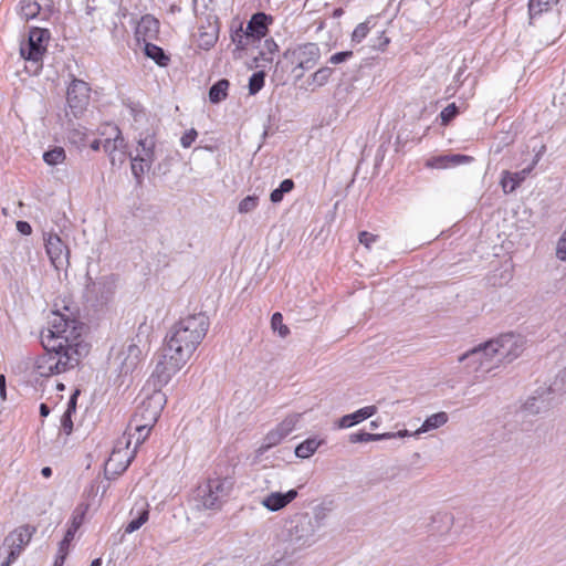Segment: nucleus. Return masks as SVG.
<instances>
[{
    "label": "nucleus",
    "mask_w": 566,
    "mask_h": 566,
    "mask_svg": "<svg viewBox=\"0 0 566 566\" xmlns=\"http://www.w3.org/2000/svg\"><path fill=\"white\" fill-rule=\"evenodd\" d=\"M83 329L84 325L77 319L53 313L49 327L41 333L45 352L36 357L34 373L40 377H51L75 368L88 352Z\"/></svg>",
    "instance_id": "f257e3e1"
},
{
    "label": "nucleus",
    "mask_w": 566,
    "mask_h": 566,
    "mask_svg": "<svg viewBox=\"0 0 566 566\" xmlns=\"http://www.w3.org/2000/svg\"><path fill=\"white\" fill-rule=\"evenodd\" d=\"M209 326V317L205 313H196L180 318L170 327L153 371L159 387L166 386L187 364L207 335Z\"/></svg>",
    "instance_id": "f03ea898"
},
{
    "label": "nucleus",
    "mask_w": 566,
    "mask_h": 566,
    "mask_svg": "<svg viewBox=\"0 0 566 566\" xmlns=\"http://www.w3.org/2000/svg\"><path fill=\"white\" fill-rule=\"evenodd\" d=\"M103 139H95L91 144L93 150H99L101 147L109 157L112 166H122L126 161L127 143L122 136L120 129L113 124H105L101 127Z\"/></svg>",
    "instance_id": "7ed1b4c3"
},
{
    "label": "nucleus",
    "mask_w": 566,
    "mask_h": 566,
    "mask_svg": "<svg viewBox=\"0 0 566 566\" xmlns=\"http://www.w3.org/2000/svg\"><path fill=\"white\" fill-rule=\"evenodd\" d=\"M151 378L154 382V389L151 391L147 388L143 389L139 396L140 401L132 418L134 421L156 423L166 405V395L161 391L164 386L159 387L157 385L156 378L153 375Z\"/></svg>",
    "instance_id": "20e7f679"
},
{
    "label": "nucleus",
    "mask_w": 566,
    "mask_h": 566,
    "mask_svg": "<svg viewBox=\"0 0 566 566\" xmlns=\"http://www.w3.org/2000/svg\"><path fill=\"white\" fill-rule=\"evenodd\" d=\"M231 483L227 479L211 478L200 484L195 494L197 509L217 510L230 493Z\"/></svg>",
    "instance_id": "39448f33"
},
{
    "label": "nucleus",
    "mask_w": 566,
    "mask_h": 566,
    "mask_svg": "<svg viewBox=\"0 0 566 566\" xmlns=\"http://www.w3.org/2000/svg\"><path fill=\"white\" fill-rule=\"evenodd\" d=\"M285 541L293 553L313 546L318 541L317 532L311 524V516L298 515L286 528Z\"/></svg>",
    "instance_id": "423d86ee"
},
{
    "label": "nucleus",
    "mask_w": 566,
    "mask_h": 566,
    "mask_svg": "<svg viewBox=\"0 0 566 566\" xmlns=\"http://www.w3.org/2000/svg\"><path fill=\"white\" fill-rule=\"evenodd\" d=\"M495 347L496 343L489 340L463 354L459 360L464 361L465 367L472 373H489L500 365Z\"/></svg>",
    "instance_id": "0eeeda50"
},
{
    "label": "nucleus",
    "mask_w": 566,
    "mask_h": 566,
    "mask_svg": "<svg viewBox=\"0 0 566 566\" xmlns=\"http://www.w3.org/2000/svg\"><path fill=\"white\" fill-rule=\"evenodd\" d=\"M142 358L143 350L134 339H130L119 348L113 349L111 355V365L119 376H127L138 367Z\"/></svg>",
    "instance_id": "6e6552de"
},
{
    "label": "nucleus",
    "mask_w": 566,
    "mask_h": 566,
    "mask_svg": "<svg viewBox=\"0 0 566 566\" xmlns=\"http://www.w3.org/2000/svg\"><path fill=\"white\" fill-rule=\"evenodd\" d=\"M34 533L35 528L30 525H22L10 532L3 541L8 554L0 566H11L30 543Z\"/></svg>",
    "instance_id": "1a4fd4ad"
},
{
    "label": "nucleus",
    "mask_w": 566,
    "mask_h": 566,
    "mask_svg": "<svg viewBox=\"0 0 566 566\" xmlns=\"http://www.w3.org/2000/svg\"><path fill=\"white\" fill-rule=\"evenodd\" d=\"M49 39V30L41 28H31L29 31L27 42L21 44V56L30 62H41L44 53L46 52Z\"/></svg>",
    "instance_id": "9d476101"
},
{
    "label": "nucleus",
    "mask_w": 566,
    "mask_h": 566,
    "mask_svg": "<svg viewBox=\"0 0 566 566\" xmlns=\"http://www.w3.org/2000/svg\"><path fill=\"white\" fill-rule=\"evenodd\" d=\"M492 342L496 343L495 349L500 364L517 358L523 353L525 345L524 338L513 333L501 335L496 339H492Z\"/></svg>",
    "instance_id": "9b49d317"
},
{
    "label": "nucleus",
    "mask_w": 566,
    "mask_h": 566,
    "mask_svg": "<svg viewBox=\"0 0 566 566\" xmlns=\"http://www.w3.org/2000/svg\"><path fill=\"white\" fill-rule=\"evenodd\" d=\"M301 413H293L285 417L274 429L270 430L263 439L260 451L264 452L277 446L292 431L295 430L301 419Z\"/></svg>",
    "instance_id": "f8f14e48"
},
{
    "label": "nucleus",
    "mask_w": 566,
    "mask_h": 566,
    "mask_svg": "<svg viewBox=\"0 0 566 566\" xmlns=\"http://www.w3.org/2000/svg\"><path fill=\"white\" fill-rule=\"evenodd\" d=\"M45 250L52 265L63 269L69 265V248L56 233H48L44 238Z\"/></svg>",
    "instance_id": "ddd939ff"
},
{
    "label": "nucleus",
    "mask_w": 566,
    "mask_h": 566,
    "mask_svg": "<svg viewBox=\"0 0 566 566\" xmlns=\"http://www.w3.org/2000/svg\"><path fill=\"white\" fill-rule=\"evenodd\" d=\"M321 56L319 48L316 43H304L291 51L292 62L296 64L295 69L302 71L313 69Z\"/></svg>",
    "instance_id": "4468645a"
},
{
    "label": "nucleus",
    "mask_w": 566,
    "mask_h": 566,
    "mask_svg": "<svg viewBox=\"0 0 566 566\" xmlns=\"http://www.w3.org/2000/svg\"><path fill=\"white\" fill-rule=\"evenodd\" d=\"M88 99V84L82 80H73L67 87L66 101L74 115H77L85 108Z\"/></svg>",
    "instance_id": "2eb2a0df"
},
{
    "label": "nucleus",
    "mask_w": 566,
    "mask_h": 566,
    "mask_svg": "<svg viewBox=\"0 0 566 566\" xmlns=\"http://www.w3.org/2000/svg\"><path fill=\"white\" fill-rule=\"evenodd\" d=\"M155 136L153 133H139L137 138V146L133 158L146 164H154L155 157Z\"/></svg>",
    "instance_id": "dca6fc26"
},
{
    "label": "nucleus",
    "mask_w": 566,
    "mask_h": 566,
    "mask_svg": "<svg viewBox=\"0 0 566 566\" xmlns=\"http://www.w3.org/2000/svg\"><path fill=\"white\" fill-rule=\"evenodd\" d=\"M296 497L297 491L295 489H291L285 493L271 492L261 500V504L270 512H277L286 507Z\"/></svg>",
    "instance_id": "f3484780"
},
{
    "label": "nucleus",
    "mask_w": 566,
    "mask_h": 566,
    "mask_svg": "<svg viewBox=\"0 0 566 566\" xmlns=\"http://www.w3.org/2000/svg\"><path fill=\"white\" fill-rule=\"evenodd\" d=\"M120 444L122 442L117 443L106 463L107 467L114 468L116 473L124 472L135 455V450L129 451L126 444L123 448Z\"/></svg>",
    "instance_id": "a211bd4d"
},
{
    "label": "nucleus",
    "mask_w": 566,
    "mask_h": 566,
    "mask_svg": "<svg viewBox=\"0 0 566 566\" xmlns=\"http://www.w3.org/2000/svg\"><path fill=\"white\" fill-rule=\"evenodd\" d=\"M537 161L538 157H536L528 167L516 172H510L507 170L503 171L501 178V186L503 188V191L505 193L513 192L531 174Z\"/></svg>",
    "instance_id": "6ab92c4d"
},
{
    "label": "nucleus",
    "mask_w": 566,
    "mask_h": 566,
    "mask_svg": "<svg viewBox=\"0 0 566 566\" xmlns=\"http://www.w3.org/2000/svg\"><path fill=\"white\" fill-rule=\"evenodd\" d=\"M272 21L273 18L264 12H258L251 17L248 22L247 30L253 42L260 41L268 34V28Z\"/></svg>",
    "instance_id": "aec40b11"
},
{
    "label": "nucleus",
    "mask_w": 566,
    "mask_h": 566,
    "mask_svg": "<svg viewBox=\"0 0 566 566\" xmlns=\"http://www.w3.org/2000/svg\"><path fill=\"white\" fill-rule=\"evenodd\" d=\"M154 424L155 423L130 420L128 439L125 441L127 448L134 443L133 450L136 451L137 448L147 439Z\"/></svg>",
    "instance_id": "412c9836"
},
{
    "label": "nucleus",
    "mask_w": 566,
    "mask_h": 566,
    "mask_svg": "<svg viewBox=\"0 0 566 566\" xmlns=\"http://www.w3.org/2000/svg\"><path fill=\"white\" fill-rule=\"evenodd\" d=\"M154 424L155 423L130 420L128 439L125 441L127 448L134 443L133 450L136 451L137 448L147 439Z\"/></svg>",
    "instance_id": "4be33fe9"
},
{
    "label": "nucleus",
    "mask_w": 566,
    "mask_h": 566,
    "mask_svg": "<svg viewBox=\"0 0 566 566\" xmlns=\"http://www.w3.org/2000/svg\"><path fill=\"white\" fill-rule=\"evenodd\" d=\"M377 407L376 406H366L358 410H356L353 413H348L339 418V420L336 423L337 429H347L355 424L360 423L361 421L373 417L377 413Z\"/></svg>",
    "instance_id": "5701e85b"
},
{
    "label": "nucleus",
    "mask_w": 566,
    "mask_h": 566,
    "mask_svg": "<svg viewBox=\"0 0 566 566\" xmlns=\"http://www.w3.org/2000/svg\"><path fill=\"white\" fill-rule=\"evenodd\" d=\"M159 32V22L154 17L144 15L136 27V38L138 41L148 42L157 36Z\"/></svg>",
    "instance_id": "b1692460"
},
{
    "label": "nucleus",
    "mask_w": 566,
    "mask_h": 566,
    "mask_svg": "<svg viewBox=\"0 0 566 566\" xmlns=\"http://www.w3.org/2000/svg\"><path fill=\"white\" fill-rule=\"evenodd\" d=\"M449 420V416L444 411H440L433 413L426 418L423 423L419 429H417L413 434L415 437H419L421 433L429 432L431 430H436L442 426H444Z\"/></svg>",
    "instance_id": "393cba45"
},
{
    "label": "nucleus",
    "mask_w": 566,
    "mask_h": 566,
    "mask_svg": "<svg viewBox=\"0 0 566 566\" xmlns=\"http://www.w3.org/2000/svg\"><path fill=\"white\" fill-rule=\"evenodd\" d=\"M219 39V29L208 28V30L198 28L195 34V42L202 50H210Z\"/></svg>",
    "instance_id": "a878e982"
},
{
    "label": "nucleus",
    "mask_w": 566,
    "mask_h": 566,
    "mask_svg": "<svg viewBox=\"0 0 566 566\" xmlns=\"http://www.w3.org/2000/svg\"><path fill=\"white\" fill-rule=\"evenodd\" d=\"M147 506L148 505L144 503L139 509H133L130 511L132 520L126 525L125 533L130 534L136 532L148 521L149 511Z\"/></svg>",
    "instance_id": "bb28decb"
},
{
    "label": "nucleus",
    "mask_w": 566,
    "mask_h": 566,
    "mask_svg": "<svg viewBox=\"0 0 566 566\" xmlns=\"http://www.w3.org/2000/svg\"><path fill=\"white\" fill-rule=\"evenodd\" d=\"M322 442L317 438H308L295 448V455L301 459H307L315 453Z\"/></svg>",
    "instance_id": "cd10ccee"
},
{
    "label": "nucleus",
    "mask_w": 566,
    "mask_h": 566,
    "mask_svg": "<svg viewBox=\"0 0 566 566\" xmlns=\"http://www.w3.org/2000/svg\"><path fill=\"white\" fill-rule=\"evenodd\" d=\"M229 81L226 78L219 80L209 90V99L213 104H218L227 98Z\"/></svg>",
    "instance_id": "c85d7f7f"
},
{
    "label": "nucleus",
    "mask_w": 566,
    "mask_h": 566,
    "mask_svg": "<svg viewBox=\"0 0 566 566\" xmlns=\"http://www.w3.org/2000/svg\"><path fill=\"white\" fill-rule=\"evenodd\" d=\"M329 511L331 510L325 505H317L314 507L313 516H311V524L317 533L325 526Z\"/></svg>",
    "instance_id": "c756f323"
},
{
    "label": "nucleus",
    "mask_w": 566,
    "mask_h": 566,
    "mask_svg": "<svg viewBox=\"0 0 566 566\" xmlns=\"http://www.w3.org/2000/svg\"><path fill=\"white\" fill-rule=\"evenodd\" d=\"M127 156L130 158L132 174H133L134 178L136 179V182L138 185H140L145 172H147L151 168L153 164H146V163L139 161L137 158H133L132 153H127L126 157Z\"/></svg>",
    "instance_id": "7c9ffc66"
},
{
    "label": "nucleus",
    "mask_w": 566,
    "mask_h": 566,
    "mask_svg": "<svg viewBox=\"0 0 566 566\" xmlns=\"http://www.w3.org/2000/svg\"><path fill=\"white\" fill-rule=\"evenodd\" d=\"M332 72V69L325 66L318 69L314 74H312L308 78V86H311V90L314 91L316 87L325 85L328 82Z\"/></svg>",
    "instance_id": "2f4dec72"
},
{
    "label": "nucleus",
    "mask_w": 566,
    "mask_h": 566,
    "mask_svg": "<svg viewBox=\"0 0 566 566\" xmlns=\"http://www.w3.org/2000/svg\"><path fill=\"white\" fill-rule=\"evenodd\" d=\"M145 54L153 59L160 66L167 65L169 61L168 56L165 54L161 48L149 42H145Z\"/></svg>",
    "instance_id": "473e14b6"
},
{
    "label": "nucleus",
    "mask_w": 566,
    "mask_h": 566,
    "mask_svg": "<svg viewBox=\"0 0 566 566\" xmlns=\"http://www.w3.org/2000/svg\"><path fill=\"white\" fill-rule=\"evenodd\" d=\"M231 40L233 43L237 44V48L241 50L248 48L253 43V40L249 35L247 28L243 29L242 25H240L237 30L231 32Z\"/></svg>",
    "instance_id": "72a5a7b5"
},
{
    "label": "nucleus",
    "mask_w": 566,
    "mask_h": 566,
    "mask_svg": "<svg viewBox=\"0 0 566 566\" xmlns=\"http://www.w3.org/2000/svg\"><path fill=\"white\" fill-rule=\"evenodd\" d=\"M88 511V504L86 503H80L73 511L71 523L69 528L77 532V530L81 527V525L84 522L85 515Z\"/></svg>",
    "instance_id": "f704fd0d"
},
{
    "label": "nucleus",
    "mask_w": 566,
    "mask_h": 566,
    "mask_svg": "<svg viewBox=\"0 0 566 566\" xmlns=\"http://www.w3.org/2000/svg\"><path fill=\"white\" fill-rule=\"evenodd\" d=\"M40 4L32 0H22L20 2V15L24 20H31L35 18L40 12Z\"/></svg>",
    "instance_id": "c9c22d12"
},
{
    "label": "nucleus",
    "mask_w": 566,
    "mask_h": 566,
    "mask_svg": "<svg viewBox=\"0 0 566 566\" xmlns=\"http://www.w3.org/2000/svg\"><path fill=\"white\" fill-rule=\"evenodd\" d=\"M65 158V150L62 147H54L43 154V160L50 166L60 165Z\"/></svg>",
    "instance_id": "e433bc0d"
},
{
    "label": "nucleus",
    "mask_w": 566,
    "mask_h": 566,
    "mask_svg": "<svg viewBox=\"0 0 566 566\" xmlns=\"http://www.w3.org/2000/svg\"><path fill=\"white\" fill-rule=\"evenodd\" d=\"M294 188V181L292 179H284L279 188L274 189L270 195V200L273 203H279L283 200L285 193L290 192Z\"/></svg>",
    "instance_id": "4c0bfd02"
},
{
    "label": "nucleus",
    "mask_w": 566,
    "mask_h": 566,
    "mask_svg": "<svg viewBox=\"0 0 566 566\" xmlns=\"http://www.w3.org/2000/svg\"><path fill=\"white\" fill-rule=\"evenodd\" d=\"M523 408L527 413L536 415L544 411L547 408V403L542 397H530Z\"/></svg>",
    "instance_id": "58836bf2"
},
{
    "label": "nucleus",
    "mask_w": 566,
    "mask_h": 566,
    "mask_svg": "<svg viewBox=\"0 0 566 566\" xmlns=\"http://www.w3.org/2000/svg\"><path fill=\"white\" fill-rule=\"evenodd\" d=\"M556 0H530L528 12L531 19L547 11Z\"/></svg>",
    "instance_id": "ea45409f"
},
{
    "label": "nucleus",
    "mask_w": 566,
    "mask_h": 566,
    "mask_svg": "<svg viewBox=\"0 0 566 566\" xmlns=\"http://www.w3.org/2000/svg\"><path fill=\"white\" fill-rule=\"evenodd\" d=\"M387 437L388 436H382V433L356 432L349 436V441L352 443L381 441L386 440Z\"/></svg>",
    "instance_id": "a19ab883"
},
{
    "label": "nucleus",
    "mask_w": 566,
    "mask_h": 566,
    "mask_svg": "<svg viewBox=\"0 0 566 566\" xmlns=\"http://www.w3.org/2000/svg\"><path fill=\"white\" fill-rule=\"evenodd\" d=\"M265 73L263 71L255 72L249 80V93L255 95L264 86Z\"/></svg>",
    "instance_id": "79ce46f5"
},
{
    "label": "nucleus",
    "mask_w": 566,
    "mask_h": 566,
    "mask_svg": "<svg viewBox=\"0 0 566 566\" xmlns=\"http://www.w3.org/2000/svg\"><path fill=\"white\" fill-rule=\"evenodd\" d=\"M198 28L205 30H208V28L219 29L218 17L211 11L198 15Z\"/></svg>",
    "instance_id": "37998d69"
},
{
    "label": "nucleus",
    "mask_w": 566,
    "mask_h": 566,
    "mask_svg": "<svg viewBox=\"0 0 566 566\" xmlns=\"http://www.w3.org/2000/svg\"><path fill=\"white\" fill-rule=\"evenodd\" d=\"M271 327L274 332H276L281 337H286L290 333V329L286 325L283 324V316L281 313L276 312L272 315L271 318Z\"/></svg>",
    "instance_id": "c03bdc74"
},
{
    "label": "nucleus",
    "mask_w": 566,
    "mask_h": 566,
    "mask_svg": "<svg viewBox=\"0 0 566 566\" xmlns=\"http://www.w3.org/2000/svg\"><path fill=\"white\" fill-rule=\"evenodd\" d=\"M369 31V21L359 23L353 31L352 42L360 43L368 35Z\"/></svg>",
    "instance_id": "a18cd8bd"
},
{
    "label": "nucleus",
    "mask_w": 566,
    "mask_h": 566,
    "mask_svg": "<svg viewBox=\"0 0 566 566\" xmlns=\"http://www.w3.org/2000/svg\"><path fill=\"white\" fill-rule=\"evenodd\" d=\"M259 203V198L256 196H247L243 198L238 207L240 213H249L253 211Z\"/></svg>",
    "instance_id": "49530a36"
},
{
    "label": "nucleus",
    "mask_w": 566,
    "mask_h": 566,
    "mask_svg": "<svg viewBox=\"0 0 566 566\" xmlns=\"http://www.w3.org/2000/svg\"><path fill=\"white\" fill-rule=\"evenodd\" d=\"M426 166L432 169H444L450 167L449 155L432 157L427 160Z\"/></svg>",
    "instance_id": "de8ad7c7"
},
{
    "label": "nucleus",
    "mask_w": 566,
    "mask_h": 566,
    "mask_svg": "<svg viewBox=\"0 0 566 566\" xmlns=\"http://www.w3.org/2000/svg\"><path fill=\"white\" fill-rule=\"evenodd\" d=\"M129 116L134 118L135 124L142 123L146 118V113L138 104H130L127 106Z\"/></svg>",
    "instance_id": "09e8293b"
},
{
    "label": "nucleus",
    "mask_w": 566,
    "mask_h": 566,
    "mask_svg": "<svg viewBox=\"0 0 566 566\" xmlns=\"http://www.w3.org/2000/svg\"><path fill=\"white\" fill-rule=\"evenodd\" d=\"M379 237L377 234L369 233L367 231H361L358 235L359 242L366 248L371 249V245L378 241Z\"/></svg>",
    "instance_id": "8fccbe9b"
},
{
    "label": "nucleus",
    "mask_w": 566,
    "mask_h": 566,
    "mask_svg": "<svg viewBox=\"0 0 566 566\" xmlns=\"http://www.w3.org/2000/svg\"><path fill=\"white\" fill-rule=\"evenodd\" d=\"M75 533L76 532H74V531H72L70 528L66 530L63 539L60 542L59 551L57 552L63 553V554H67L69 553V547H70V544H71V542L73 541V538L75 536Z\"/></svg>",
    "instance_id": "3c124183"
},
{
    "label": "nucleus",
    "mask_w": 566,
    "mask_h": 566,
    "mask_svg": "<svg viewBox=\"0 0 566 566\" xmlns=\"http://www.w3.org/2000/svg\"><path fill=\"white\" fill-rule=\"evenodd\" d=\"M61 431L70 436L73 431L72 413L65 412L61 417Z\"/></svg>",
    "instance_id": "603ef678"
},
{
    "label": "nucleus",
    "mask_w": 566,
    "mask_h": 566,
    "mask_svg": "<svg viewBox=\"0 0 566 566\" xmlns=\"http://www.w3.org/2000/svg\"><path fill=\"white\" fill-rule=\"evenodd\" d=\"M197 136H198V133L196 132V129L191 128V129L187 130L180 138L181 146L184 148H189L196 140Z\"/></svg>",
    "instance_id": "864d4df0"
},
{
    "label": "nucleus",
    "mask_w": 566,
    "mask_h": 566,
    "mask_svg": "<svg viewBox=\"0 0 566 566\" xmlns=\"http://www.w3.org/2000/svg\"><path fill=\"white\" fill-rule=\"evenodd\" d=\"M458 114V107L455 104L448 105L440 114L442 123H448Z\"/></svg>",
    "instance_id": "5fc2aeb1"
},
{
    "label": "nucleus",
    "mask_w": 566,
    "mask_h": 566,
    "mask_svg": "<svg viewBox=\"0 0 566 566\" xmlns=\"http://www.w3.org/2000/svg\"><path fill=\"white\" fill-rule=\"evenodd\" d=\"M471 161H472V157L467 156V155H460V154L449 155L450 167L469 164Z\"/></svg>",
    "instance_id": "6e6d98bb"
},
{
    "label": "nucleus",
    "mask_w": 566,
    "mask_h": 566,
    "mask_svg": "<svg viewBox=\"0 0 566 566\" xmlns=\"http://www.w3.org/2000/svg\"><path fill=\"white\" fill-rule=\"evenodd\" d=\"M352 56H353L352 51L337 52L331 56L329 62L332 64H340V63L347 61Z\"/></svg>",
    "instance_id": "4d7b16f0"
},
{
    "label": "nucleus",
    "mask_w": 566,
    "mask_h": 566,
    "mask_svg": "<svg viewBox=\"0 0 566 566\" xmlns=\"http://www.w3.org/2000/svg\"><path fill=\"white\" fill-rule=\"evenodd\" d=\"M382 436H388L386 440L395 439V438H405V437H411L415 436L413 432H410L407 429L399 430L397 432H385Z\"/></svg>",
    "instance_id": "13d9d810"
},
{
    "label": "nucleus",
    "mask_w": 566,
    "mask_h": 566,
    "mask_svg": "<svg viewBox=\"0 0 566 566\" xmlns=\"http://www.w3.org/2000/svg\"><path fill=\"white\" fill-rule=\"evenodd\" d=\"M17 230L23 235H29L32 232V228L27 221H18Z\"/></svg>",
    "instance_id": "bf43d9fd"
},
{
    "label": "nucleus",
    "mask_w": 566,
    "mask_h": 566,
    "mask_svg": "<svg viewBox=\"0 0 566 566\" xmlns=\"http://www.w3.org/2000/svg\"><path fill=\"white\" fill-rule=\"evenodd\" d=\"M78 391L76 390L69 399L67 401V408L65 412L74 413L76 408V400H77Z\"/></svg>",
    "instance_id": "052dcab7"
},
{
    "label": "nucleus",
    "mask_w": 566,
    "mask_h": 566,
    "mask_svg": "<svg viewBox=\"0 0 566 566\" xmlns=\"http://www.w3.org/2000/svg\"><path fill=\"white\" fill-rule=\"evenodd\" d=\"M67 554L57 552L56 558L53 566H63Z\"/></svg>",
    "instance_id": "680f3d73"
},
{
    "label": "nucleus",
    "mask_w": 566,
    "mask_h": 566,
    "mask_svg": "<svg viewBox=\"0 0 566 566\" xmlns=\"http://www.w3.org/2000/svg\"><path fill=\"white\" fill-rule=\"evenodd\" d=\"M265 45L269 50V52L273 53L279 49L277 44L273 40H266Z\"/></svg>",
    "instance_id": "e2e57ef3"
},
{
    "label": "nucleus",
    "mask_w": 566,
    "mask_h": 566,
    "mask_svg": "<svg viewBox=\"0 0 566 566\" xmlns=\"http://www.w3.org/2000/svg\"><path fill=\"white\" fill-rule=\"evenodd\" d=\"M0 395L6 398V378L3 375H0Z\"/></svg>",
    "instance_id": "0e129e2a"
},
{
    "label": "nucleus",
    "mask_w": 566,
    "mask_h": 566,
    "mask_svg": "<svg viewBox=\"0 0 566 566\" xmlns=\"http://www.w3.org/2000/svg\"><path fill=\"white\" fill-rule=\"evenodd\" d=\"M50 413V408L45 403L40 405V415L46 417Z\"/></svg>",
    "instance_id": "69168bd1"
},
{
    "label": "nucleus",
    "mask_w": 566,
    "mask_h": 566,
    "mask_svg": "<svg viewBox=\"0 0 566 566\" xmlns=\"http://www.w3.org/2000/svg\"><path fill=\"white\" fill-rule=\"evenodd\" d=\"M41 473L44 478H50L52 475V469L50 467H44L41 470Z\"/></svg>",
    "instance_id": "338daca9"
},
{
    "label": "nucleus",
    "mask_w": 566,
    "mask_h": 566,
    "mask_svg": "<svg viewBox=\"0 0 566 566\" xmlns=\"http://www.w3.org/2000/svg\"><path fill=\"white\" fill-rule=\"evenodd\" d=\"M90 566H102V559L95 558Z\"/></svg>",
    "instance_id": "774afa93"
}]
</instances>
